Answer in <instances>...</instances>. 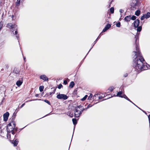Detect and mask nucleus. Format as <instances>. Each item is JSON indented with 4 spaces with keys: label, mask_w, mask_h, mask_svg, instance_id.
Returning a JSON list of instances; mask_svg holds the SVG:
<instances>
[{
    "label": "nucleus",
    "mask_w": 150,
    "mask_h": 150,
    "mask_svg": "<svg viewBox=\"0 0 150 150\" xmlns=\"http://www.w3.org/2000/svg\"><path fill=\"white\" fill-rule=\"evenodd\" d=\"M11 129H13V130H14L15 131H16L17 132L18 130V128L17 127H11V128H10Z\"/></svg>",
    "instance_id": "obj_38"
},
{
    "label": "nucleus",
    "mask_w": 150,
    "mask_h": 150,
    "mask_svg": "<svg viewBox=\"0 0 150 150\" xmlns=\"http://www.w3.org/2000/svg\"><path fill=\"white\" fill-rule=\"evenodd\" d=\"M9 114L8 112H6L3 115L4 121L5 122L6 121L9 116Z\"/></svg>",
    "instance_id": "obj_5"
},
{
    "label": "nucleus",
    "mask_w": 150,
    "mask_h": 150,
    "mask_svg": "<svg viewBox=\"0 0 150 150\" xmlns=\"http://www.w3.org/2000/svg\"><path fill=\"white\" fill-rule=\"evenodd\" d=\"M52 94H53V93H52V92H50V95H52Z\"/></svg>",
    "instance_id": "obj_63"
},
{
    "label": "nucleus",
    "mask_w": 150,
    "mask_h": 150,
    "mask_svg": "<svg viewBox=\"0 0 150 150\" xmlns=\"http://www.w3.org/2000/svg\"><path fill=\"white\" fill-rule=\"evenodd\" d=\"M23 78L22 77L20 80H18L16 82V85L18 87H20L23 83Z\"/></svg>",
    "instance_id": "obj_8"
},
{
    "label": "nucleus",
    "mask_w": 150,
    "mask_h": 150,
    "mask_svg": "<svg viewBox=\"0 0 150 150\" xmlns=\"http://www.w3.org/2000/svg\"><path fill=\"white\" fill-rule=\"evenodd\" d=\"M134 60V59H133V63L132 64V66L134 68V71H135L136 72H140L142 70L146 69H147L146 68V67L147 68L149 69V67H150V65L149 64H147L146 63V67H145V66L144 65V61L145 62V61L143 57V58H142V59H141L142 61V63H143V67H142L143 68L141 69L139 68L137 66H133Z\"/></svg>",
    "instance_id": "obj_2"
},
{
    "label": "nucleus",
    "mask_w": 150,
    "mask_h": 150,
    "mask_svg": "<svg viewBox=\"0 0 150 150\" xmlns=\"http://www.w3.org/2000/svg\"><path fill=\"white\" fill-rule=\"evenodd\" d=\"M102 33H101L99 36L98 37V38H97L96 40L93 43V45L92 47L91 48V49H90L89 50V52L92 49V48L93 47V46H94V45L96 43L97 41H98V40L100 38V35H101Z\"/></svg>",
    "instance_id": "obj_14"
},
{
    "label": "nucleus",
    "mask_w": 150,
    "mask_h": 150,
    "mask_svg": "<svg viewBox=\"0 0 150 150\" xmlns=\"http://www.w3.org/2000/svg\"><path fill=\"white\" fill-rule=\"evenodd\" d=\"M93 96V95L91 94H90V95L88 96V100H90Z\"/></svg>",
    "instance_id": "obj_34"
},
{
    "label": "nucleus",
    "mask_w": 150,
    "mask_h": 150,
    "mask_svg": "<svg viewBox=\"0 0 150 150\" xmlns=\"http://www.w3.org/2000/svg\"><path fill=\"white\" fill-rule=\"evenodd\" d=\"M7 26L8 28L10 29H12L13 30L15 26V25H12L11 23H8L7 24Z\"/></svg>",
    "instance_id": "obj_13"
},
{
    "label": "nucleus",
    "mask_w": 150,
    "mask_h": 150,
    "mask_svg": "<svg viewBox=\"0 0 150 150\" xmlns=\"http://www.w3.org/2000/svg\"><path fill=\"white\" fill-rule=\"evenodd\" d=\"M137 17L134 16V15H133L132 16H131V19L132 20H136V18H137Z\"/></svg>",
    "instance_id": "obj_31"
},
{
    "label": "nucleus",
    "mask_w": 150,
    "mask_h": 150,
    "mask_svg": "<svg viewBox=\"0 0 150 150\" xmlns=\"http://www.w3.org/2000/svg\"><path fill=\"white\" fill-rule=\"evenodd\" d=\"M11 122L13 124L14 126V127H15L16 126V122L14 121H11Z\"/></svg>",
    "instance_id": "obj_37"
},
{
    "label": "nucleus",
    "mask_w": 150,
    "mask_h": 150,
    "mask_svg": "<svg viewBox=\"0 0 150 150\" xmlns=\"http://www.w3.org/2000/svg\"><path fill=\"white\" fill-rule=\"evenodd\" d=\"M68 97L66 95L62 94H59L57 96V98L59 99H63L66 100L68 98Z\"/></svg>",
    "instance_id": "obj_4"
},
{
    "label": "nucleus",
    "mask_w": 150,
    "mask_h": 150,
    "mask_svg": "<svg viewBox=\"0 0 150 150\" xmlns=\"http://www.w3.org/2000/svg\"><path fill=\"white\" fill-rule=\"evenodd\" d=\"M87 110L86 109V108H83L82 109V110H81L80 111V112H81V114H82V112H83V111L84 110Z\"/></svg>",
    "instance_id": "obj_41"
},
{
    "label": "nucleus",
    "mask_w": 150,
    "mask_h": 150,
    "mask_svg": "<svg viewBox=\"0 0 150 150\" xmlns=\"http://www.w3.org/2000/svg\"><path fill=\"white\" fill-rule=\"evenodd\" d=\"M10 129L8 128V127H7V132H9V133H10L11 132V133L12 134L14 135L15 134V132L13 130V129Z\"/></svg>",
    "instance_id": "obj_12"
},
{
    "label": "nucleus",
    "mask_w": 150,
    "mask_h": 150,
    "mask_svg": "<svg viewBox=\"0 0 150 150\" xmlns=\"http://www.w3.org/2000/svg\"><path fill=\"white\" fill-rule=\"evenodd\" d=\"M25 105V103H23L20 106V108H22Z\"/></svg>",
    "instance_id": "obj_55"
},
{
    "label": "nucleus",
    "mask_w": 150,
    "mask_h": 150,
    "mask_svg": "<svg viewBox=\"0 0 150 150\" xmlns=\"http://www.w3.org/2000/svg\"><path fill=\"white\" fill-rule=\"evenodd\" d=\"M8 132L7 134V137L8 138H11V134H9L8 133Z\"/></svg>",
    "instance_id": "obj_45"
},
{
    "label": "nucleus",
    "mask_w": 150,
    "mask_h": 150,
    "mask_svg": "<svg viewBox=\"0 0 150 150\" xmlns=\"http://www.w3.org/2000/svg\"><path fill=\"white\" fill-rule=\"evenodd\" d=\"M140 23V20L138 19H137L135 20L133 23L134 27L135 28H137V32H140L142 29V25H139Z\"/></svg>",
    "instance_id": "obj_3"
},
{
    "label": "nucleus",
    "mask_w": 150,
    "mask_h": 150,
    "mask_svg": "<svg viewBox=\"0 0 150 150\" xmlns=\"http://www.w3.org/2000/svg\"><path fill=\"white\" fill-rule=\"evenodd\" d=\"M93 106L91 104H89L87 106V108H86V109L87 110L88 108H89Z\"/></svg>",
    "instance_id": "obj_42"
},
{
    "label": "nucleus",
    "mask_w": 150,
    "mask_h": 150,
    "mask_svg": "<svg viewBox=\"0 0 150 150\" xmlns=\"http://www.w3.org/2000/svg\"><path fill=\"white\" fill-rule=\"evenodd\" d=\"M145 18V16L144 14H143V15L141 17V20L142 21L144 20Z\"/></svg>",
    "instance_id": "obj_35"
},
{
    "label": "nucleus",
    "mask_w": 150,
    "mask_h": 150,
    "mask_svg": "<svg viewBox=\"0 0 150 150\" xmlns=\"http://www.w3.org/2000/svg\"><path fill=\"white\" fill-rule=\"evenodd\" d=\"M12 32L13 33L14 35H16L17 34H18V32L17 31V30H15V31L14 32V31L13 30V31H12Z\"/></svg>",
    "instance_id": "obj_43"
},
{
    "label": "nucleus",
    "mask_w": 150,
    "mask_h": 150,
    "mask_svg": "<svg viewBox=\"0 0 150 150\" xmlns=\"http://www.w3.org/2000/svg\"><path fill=\"white\" fill-rule=\"evenodd\" d=\"M145 16V18L147 19L150 17V12H148L146 14H144Z\"/></svg>",
    "instance_id": "obj_23"
},
{
    "label": "nucleus",
    "mask_w": 150,
    "mask_h": 150,
    "mask_svg": "<svg viewBox=\"0 0 150 150\" xmlns=\"http://www.w3.org/2000/svg\"><path fill=\"white\" fill-rule=\"evenodd\" d=\"M75 85V83L74 81H71L69 85V87L71 88H73Z\"/></svg>",
    "instance_id": "obj_19"
},
{
    "label": "nucleus",
    "mask_w": 150,
    "mask_h": 150,
    "mask_svg": "<svg viewBox=\"0 0 150 150\" xmlns=\"http://www.w3.org/2000/svg\"><path fill=\"white\" fill-rule=\"evenodd\" d=\"M14 15H12L11 16V18H12V19H13L14 18Z\"/></svg>",
    "instance_id": "obj_59"
},
{
    "label": "nucleus",
    "mask_w": 150,
    "mask_h": 150,
    "mask_svg": "<svg viewBox=\"0 0 150 150\" xmlns=\"http://www.w3.org/2000/svg\"><path fill=\"white\" fill-rule=\"evenodd\" d=\"M16 35V37L17 40H18V42H19V44L20 45V42H19V34H17L16 35Z\"/></svg>",
    "instance_id": "obj_33"
},
{
    "label": "nucleus",
    "mask_w": 150,
    "mask_h": 150,
    "mask_svg": "<svg viewBox=\"0 0 150 150\" xmlns=\"http://www.w3.org/2000/svg\"><path fill=\"white\" fill-rule=\"evenodd\" d=\"M23 57V59L25 61V57Z\"/></svg>",
    "instance_id": "obj_64"
},
{
    "label": "nucleus",
    "mask_w": 150,
    "mask_h": 150,
    "mask_svg": "<svg viewBox=\"0 0 150 150\" xmlns=\"http://www.w3.org/2000/svg\"><path fill=\"white\" fill-rule=\"evenodd\" d=\"M38 96H39V95L38 94H35V96L36 97H38Z\"/></svg>",
    "instance_id": "obj_60"
},
{
    "label": "nucleus",
    "mask_w": 150,
    "mask_h": 150,
    "mask_svg": "<svg viewBox=\"0 0 150 150\" xmlns=\"http://www.w3.org/2000/svg\"><path fill=\"white\" fill-rule=\"evenodd\" d=\"M114 88L113 86H111L108 88V90L110 92H112L113 91Z\"/></svg>",
    "instance_id": "obj_29"
},
{
    "label": "nucleus",
    "mask_w": 150,
    "mask_h": 150,
    "mask_svg": "<svg viewBox=\"0 0 150 150\" xmlns=\"http://www.w3.org/2000/svg\"><path fill=\"white\" fill-rule=\"evenodd\" d=\"M81 112H80L78 113H74V116L76 117H78L81 115Z\"/></svg>",
    "instance_id": "obj_24"
},
{
    "label": "nucleus",
    "mask_w": 150,
    "mask_h": 150,
    "mask_svg": "<svg viewBox=\"0 0 150 150\" xmlns=\"http://www.w3.org/2000/svg\"><path fill=\"white\" fill-rule=\"evenodd\" d=\"M19 110V108H16V110L15 112H18Z\"/></svg>",
    "instance_id": "obj_56"
},
{
    "label": "nucleus",
    "mask_w": 150,
    "mask_h": 150,
    "mask_svg": "<svg viewBox=\"0 0 150 150\" xmlns=\"http://www.w3.org/2000/svg\"><path fill=\"white\" fill-rule=\"evenodd\" d=\"M97 97L99 99H102L103 97L102 96H98V94H95V95H94L93 96V99H96V97Z\"/></svg>",
    "instance_id": "obj_18"
},
{
    "label": "nucleus",
    "mask_w": 150,
    "mask_h": 150,
    "mask_svg": "<svg viewBox=\"0 0 150 150\" xmlns=\"http://www.w3.org/2000/svg\"><path fill=\"white\" fill-rule=\"evenodd\" d=\"M3 26V24H2L1 23H0V30L1 29L2 26Z\"/></svg>",
    "instance_id": "obj_51"
},
{
    "label": "nucleus",
    "mask_w": 150,
    "mask_h": 150,
    "mask_svg": "<svg viewBox=\"0 0 150 150\" xmlns=\"http://www.w3.org/2000/svg\"><path fill=\"white\" fill-rule=\"evenodd\" d=\"M121 24L120 22H118L116 24V26L117 27H120Z\"/></svg>",
    "instance_id": "obj_36"
},
{
    "label": "nucleus",
    "mask_w": 150,
    "mask_h": 150,
    "mask_svg": "<svg viewBox=\"0 0 150 150\" xmlns=\"http://www.w3.org/2000/svg\"><path fill=\"white\" fill-rule=\"evenodd\" d=\"M67 81L66 80H65L64 81L63 83L64 85H66L67 84Z\"/></svg>",
    "instance_id": "obj_47"
},
{
    "label": "nucleus",
    "mask_w": 150,
    "mask_h": 150,
    "mask_svg": "<svg viewBox=\"0 0 150 150\" xmlns=\"http://www.w3.org/2000/svg\"><path fill=\"white\" fill-rule=\"evenodd\" d=\"M40 78L41 79H42L44 81H48V78L45 75H42L40 76Z\"/></svg>",
    "instance_id": "obj_6"
},
{
    "label": "nucleus",
    "mask_w": 150,
    "mask_h": 150,
    "mask_svg": "<svg viewBox=\"0 0 150 150\" xmlns=\"http://www.w3.org/2000/svg\"><path fill=\"white\" fill-rule=\"evenodd\" d=\"M17 113V112H15L12 116L11 120V121H14L15 119V118L16 117V114Z\"/></svg>",
    "instance_id": "obj_17"
},
{
    "label": "nucleus",
    "mask_w": 150,
    "mask_h": 150,
    "mask_svg": "<svg viewBox=\"0 0 150 150\" xmlns=\"http://www.w3.org/2000/svg\"><path fill=\"white\" fill-rule=\"evenodd\" d=\"M140 11L139 10H138L135 11V14L137 16H139L140 15Z\"/></svg>",
    "instance_id": "obj_22"
},
{
    "label": "nucleus",
    "mask_w": 150,
    "mask_h": 150,
    "mask_svg": "<svg viewBox=\"0 0 150 150\" xmlns=\"http://www.w3.org/2000/svg\"><path fill=\"white\" fill-rule=\"evenodd\" d=\"M44 102H45V103H47L49 105H50V104H51L50 103L48 100H44Z\"/></svg>",
    "instance_id": "obj_40"
},
{
    "label": "nucleus",
    "mask_w": 150,
    "mask_h": 150,
    "mask_svg": "<svg viewBox=\"0 0 150 150\" xmlns=\"http://www.w3.org/2000/svg\"><path fill=\"white\" fill-rule=\"evenodd\" d=\"M19 72L20 71L18 70L17 68H15L14 69L13 71V73L16 74H18L19 73Z\"/></svg>",
    "instance_id": "obj_16"
},
{
    "label": "nucleus",
    "mask_w": 150,
    "mask_h": 150,
    "mask_svg": "<svg viewBox=\"0 0 150 150\" xmlns=\"http://www.w3.org/2000/svg\"><path fill=\"white\" fill-rule=\"evenodd\" d=\"M44 88V86H40L39 87V91L40 92H42Z\"/></svg>",
    "instance_id": "obj_25"
},
{
    "label": "nucleus",
    "mask_w": 150,
    "mask_h": 150,
    "mask_svg": "<svg viewBox=\"0 0 150 150\" xmlns=\"http://www.w3.org/2000/svg\"><path fill=\"white\" fill-rule=\"evenodd\" d=\"M110 11L111 13H114V8L113 7H111L110 9Z\"/></svg>",
    "instance_id": "obj_30"
},
{
    "label": "nucleus",
    "mask_w": 150,
    "mask_h": 150,
    "mask_svg": "<svg viewBox=\"0 0 150 150\" xmlns=\"http://www.w3.org/2000/svg\"><path fill=\"white\" fill-rule=\"evenodd\" d=\"M87 97H88V95H86L83 98H82L81 99V100L82 101L85 100H86V99Z\"/></svg>",
    "instance_id": "obj_32"
},
{
    "label": "nucleus",
    "mask_w": 150,
    "mask_h": 150,
    "mask_svg": "<svg viewBox=\"0 0 150 150\" xmlns=\"http://www.w3.org/2000/svg\"><path fill=\"white\" fill-rule=\"evenodd\" d=\"M67 114L71 117H72L73 116V113L72 112H68Z\"/></svg>",
    "instance_id": "obj_27"
},
{
    "label": "nucleus",
    "mask_w": 150,
    "mask_h": 150,
    "mask_svg": "<svg viewBox=\"0 0 150 150\" xmlns=\"http://www.w3.org/2000/svg\"><path fill=\"white\" fill-rule=\"evenodd\" d=\"M79 112V110L76 109L74 111V113H76Z\"/></svg>",
    "instance_id": "obj_49"
},
{
    "label": "nucleus",
    "mask_w": 150,
    "mask_h": 150,
    "mask_svg": "<svg viewBox=\"0 0 150 150\" xmlns=\"http://www.w3.org/2000/svg\"><path fill=\"white\" fill-rule=\"evenodd\" d=\"M10 142H11L12 144H13V146H16L18 142V140L17 139H16L15 140H11Z\"/></svg>",
    "instance_id": "obj_10"
},
{
    "label": "nucleus",
    "mask_w": 150,
    "mask_h": 150,
    "mask_svg": "<svg viewBox=\"0 0 150 150\" xmlns=\"http://www.w3.org/2000/svg\"><path fill=\"white\" fill-rule=\"evenodd\" d=\"M149 119V127H150V118H148Z\"/></svg>",
    "instance_id": "obj_57"
},
{
    "label": "nucleus",
    "mask_w": 150,
    "mask_h": 150,
    "mask_svg": "<svg viewBox=\"0 0 150 150\" xmlns=\"http://www.w3.org/2000/svg\"><path fill=\"white\" fill-rule=\"evenodd\" d=\"M72 121L73 123V124L75 126V127H74V131L75 128V126L77 124V121L76 118H73L72 119Z\"/></svg>",
    "instance_id": "obj_15"
},
{
    "label": "nucleus",
    "mask_w": 150,
    "mask_h": 150,
    "mask_svg": "<svg viewBox=\"0 0 150 150\" xmlns=\"http://www.w3.org/2000/svg\"><path fill=\"white\" fill-rule=\"evenodd\" d=\"M139 1H134L132 4L131 6L134 7L138 6L139 5Z\"/></svg>",
    "instance_id": "obj_7"
},
{
    "label": "nucleus",
    "mask_w": 150,
    "mask_h": 150,
    "mask_svg": "<svg viewBox=\"0 0 150 150\" xmlns=\"http://www.w3.org/2000/svg\"><path fill=\"white\" fill-rule=\"evenodd\" d=\"M63 87L62 85L61 84H59L58 86V88L59 89H61V88Z\"/></svg>",
    "instance_id": "obj_44"
},
{
    "label": "nucleus",
    "mask_w": 150,
    "mask_h": 150,
    "mask_svg": "<svg viewBox=\"0 0 150 150\" xmlns=\"http://www.w3.org/2000/svg\"><path fill=\"white\" fill-rule=\"evenodd\" d=\"M122 98H124L125 99H126L127 100L129 101V102H131V100L125 94H123L122 95Z\"/></svg>",
    "instance_id": "obj_20"
},
{
    "label": "nucleus",
    "mask_w": 150,
    "mask_h": 150,
    "mask_svg": "<svg viewBox=\"0 0 150 150\" xmlns=\"http://www.w3.org/2000/svg\"><path fill=\"white\" fill-rule=\"evenodd\" d=\"M119 11H120V13H123L124 11L123 10H122V9H121Z\"/></svg>",
    "instance_id": "obj_50"
},
{
    "label": "nucleus",
    "mask_w": 150,
    "mask_h": 150,
    "mask_svg": "<svg viewBox=\"0 0 150 150\" xmlns=\"http://www.w3.org/2000/svg\"><path fill=\"white\" fill-rule=\"evenodd\" d=\"M83 107V106L81 105H79V106H77V108L79 109H81Z\"/></svg>",
    "instance_id": "obj_46"
},
{
    "label": "nucleus",
    "mask_w": 150,
    "mask_h": 150,
    "mask_svg": "<svg viewBox=\"0 0 150 150\" xmlns=\"http://www.w3.org/2000/svg\"><path fill=\"white\" fill-rule=\"evenodd\" d=\"M131 103H132L133 105H136L132 101H131V102H130Z\"/></svg>",
    "instance_id": "obj_61"
},
{
    "label": "nucleus",
    "mask_w": 150,
    "mask_h": 150,
    "mask_svg": "<svg viewBox=\"0 0 150 150\" xmlns=\"http://www.w3.org/2000/svg\"><path fill=\"white\" fill-rule=\"evenodd\" d=\"M12 123L11 122L10 123H9L8 125L7 126H6V127H8H8H11V124Z\"/></svg>",
    "instance_id": "obj_48"
},
{
    "label": "nucleus",
    "mask_w": 150,
    "mask_h": 150,
    "mask_svg": "<svg viewBox=\"0 0 150 150\" xmlns=\"http://www.w3.org/2000/svg\"><path fill=\"white\" fill-rule=\"evenodd\" d=\"M131 16L129 15L126 16L124 19L125 21L126 22H129L131 19Z\"/></svg>",
    "instance_id": "obj_11"
},
{
    "label": "nucleus",
    "mask_w": 150,
    "mask_h": 150,
    "mask_svg": "<svg viewBox=\"0 0 150 150\" xmlns=\"http://www.w3.org/2000/svg\"><path fill=\"white\" fill-rule=\"evenodd\" d=\"M143 23L141 22V25H142H142H143Z\"/></svg>",
    "instance_id": "obj_62"
},
{
    "label": "nucleus",
    "mask_w": 150,
    "mask_h": 150,
    "mask_svg": "<svg viewBox=\"0 0 150 150\" xmlns=\"http://www.w3.org/2000/svg\"><path fill=\"white\" fill-rule=\"evenodd\" d=\"M137 32L136 35H135V47L136 52L134 51L133 52L135 54L134 57L135 58L134 60L133 66H137L140 69L142 68L143 67V64L142 61L141 59L143 58L142 56L141 52L139 51V48L138 43V41L139 40V35L140 33Z\"/></svg>",
    "instance_id": "obj_1"
},
{
    "label": "nucleus",
    "mask_w": 150,
    "mask_h": 150,
    "mask_svg": "<svg viewBox=\"0 0 150 150\" xmlns=\"http://www.w3.org/2000/svg\"><path fill=\"white\" fill-rule=\"evenodd\" d=\"M56 88H57V87H56L55 88H54V89L53 91V92H52L53 93V94H54V93H55V91H56Z\"/></svg>",
    "instance_id": "obj_53"
},
{
    "label": "nucleus",
    "mask_w": 150,
    "mask_h": 150,
    "mask_svg": "<svg viewBox=\"0 0 150 150\" xmlns=\"http://www.w3.org/2000/svg\"><path fill=\"white\" fill-rule=\"evenodd\" d=\"M111 1V2H110V3H109V6H108V7L109 8L110 7V5H111V4L112 2V1Z\"/></svg>",
    "instance_id": "obj_54"
},
{
    "label": "nucleus",
    "mask_w": 150,
    "mask_h": 150,
    "mask_svg": "<svg viewBox=\"0 0 150 150\" xmlns=\"http://www.w3.org/2000/svg\"><path fill=\"white\" fill-rule=\"evenodd\" d=\"M89 52H88V53H87V54H86V56H85V57H84V59L81 61V63H80V64L79 65V67H80V66H81V64H82V63L83 62V61H84V59H85V58H86V56H87V54H88V53Z\"/></svg>",
    "instance_id": "obj_28"
},
{
    "label": "nucleus",
    "mask_w": 150,
    "mask_h": 150,
    "mask_svg": "<svg viewBox=\"0 0 150 150\" xmlns=\"http://www.w3.org/2000/svg\"><path fill=\"white\" fill-rule=\"evenodd\" d=\"M21 3V1H17L16 2V6L18 7Z\"/></svg>",
    "instance_id": "obj_26"
},
{
    "label": "nucleus",
    "mask_w": 150,
    "mask_h": 150,
    "mask_svg": "<svg viewBox=\"0 0 150 150\" xmlns=\"http://www.w3.org/2000/svg\"><path fill=\"white\" fill-rule=\"evenodd\" d=\"M4 1H0V6H2L3 4L4 3Z\"/></svg>",
    "instance_id": "obj_39"
},
{
    "label": "nucleus",
    "mask_w": 150,
    "mask_h": 150,
    "mask_svg": "<svg viewBox=\"0 0 150 150\" xmlns=\"http://www.w3.org/2000/svg\"><path fill=\"white\" fill-rule=\"evenodd\" d=\"M122 91H120L117 93V94L116 95V96L122 98Z\"/></svg>",
    "instance_id": "obj_21"
},
{
    "label": "nucleus",
    "mask_w": 150,
    "mask_h": 150,
    "mask_svg": "<svg viewBox=\"0 0 150 150\" xmlns=\"http://www.w3.org/2000/svg\"><path fill=\"white\" fill-rule=\"evenodd\" d=\"M128 76V74L127 73H126L124 75V77H126L127 76Z\"/></svg>",
    "instance_id": "obj_52"
},
{
    "label": "nucleus",
    "mask_w": 150,
    "mask_h": 150,
    "mask_svg": "<svg viewBox=\"0 0 150 150\" xmlns=\"http://www.w3.org/2000/svg\"><path fill=\"white\" fill-rule=\"evenodd\" d=\"M142 111L144 112L145 114L146 115H147V113L146 112L144 111L143 110H142Z\"/></svg>",
    "instance_id": "obj_58"
},
{
    "label": "nucleus",
    "mask_w": 150,
    "mask_h": 150,
    "mask_svg": "<svg viewBox=\"0 0 150 150\" xmlns=\"http://www.w3.org/2000/svg\"><path fill=\"white\" fill-rule=\"evenodd\" d=\"M111 26L110 24H108L103 29L102 32H105L107 30L109 29Z\"/></svg>",
    "instance_id": "obj_9"
}]
</instances>
